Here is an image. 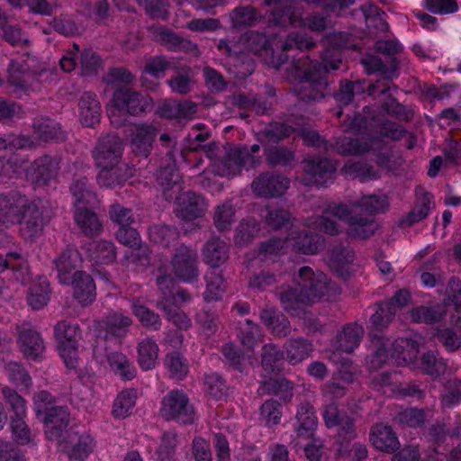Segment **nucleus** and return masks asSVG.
Returning a JSON list of instances; mask_svg holds the SVG:
<instances>
[{
  "label": "nucleus",
  "mask_w": 461,
  "mask_h": 461,
  "mask_svg": "<svg viewBox=\"0 0 461 461\" xmlns=\"http://www.w3.org/2000/svg\"><path fill=\"white\" fill-rule=\"evenodd\" d=\"M445 315V306L439 304L433 306H417L414 307L411 312L413 322L426 324L438 323L444 319Z\"/></svg>",
  "instance_id": "5fc2aeb1"
},
{
  "label": "nucleus",
  "mask_w": 461,
  "mask_h": 461,
  "mask_svg": "<svg viewBox=\"0 0 461 461\" xmlns=\"http://www.w3.org/2000/svg\"><path fill=\"white\" fill-rule=\"evenodd\" d=\"M132 312L141 326L149 330L157 331L161 328V320L158 313L143 304L133 303Z\"/></svg>",
  "instance_id": "0e129e2a"
},
{
  "label": "nucleus",
  "mask_w": 461,
  "mask_h": 461,
  "mask_svg": "<svg viewBox=\"0 0 461 461\" xmlns=\"http://www.w3.org/2000/svg\"><path fill=\"white\" fill-rule=\"evenodd\" d=\"M344 32L330 35L328 41L334 45L332 50H326L321 55V61L312 59L304 53L312 50L316 42L312 37L299 32H290L285 40L280 42L278 56L273 50L271 66L276 69L288 62L289 51L299 50L296 58L293 59L288 76L296 82V92L301 100L318 101L326 95L328 88V73L337 70L342 62L340 50L346 45Z\"/></svg>",
  "instance_id": "f257e3e1"
},
{
  "label": "nucleus",
  "mask_w": 461,
  "mask_h": 461,
  "mask_svg": "<svg viewBox=\"0 0 461 461\" xmlns=\"http://www.w3.org/2000/svg\"><path fill=\"white\" fill-rule=\"evenodd\" d=\"M50 284L46 278H40L37 282H33L27 294V303L33 310L43 308L50 301Z\"/></svg>",
  "instance_id": "603ef678"
},
{
  "label": "nucleus",
  "mask_w": 461,
  "mask_h": 461,
  "mask_svg": "<svg viewBox=\"0 0 461 461\" xmlns=\"http://www.w3.org/2000/svg\"><path fill=\"white\" fill-rule=\"evenodd\" d=\"M158 132V129L151 124L142 123L136 126L131 135V149L135 155L148 158Z\"/></svg>",
  "instance_id": "7c9ffc66"
},
{
  "label": "nucleus",
  "mask_w": 461,
  "mask_h": 461,
  "mask_svg": "<svg viewBox=\"0 0 461 461\" xmlns=\"http://www.w3.org/2000/svg\"><path fill=\"white\" fill-rule=\"evenodd\" d=\"M79 121L84 127L95 128L101 120V103L96 94L86 91L78 101Z\"/></svg>",
  "instance_id": "a878e982"
},
{
  "label": "nucleus",
  "mask_w": 461,
  "mask_h": 461,
  "mask_svg": "<svg viewBox=\"0 0 461 461\" xmlns=\"http://www.w3.org/2000/svg\"><path fill=\"white\" fill-rule=\"evenodd\" d=\"M18 344L27 359L39 361L45 349L41 335L32 328L23 326L19 331Z\"/></svg>",
  "instance_id": "bb28decb"
},
{
  "label": "nucleus",
  "mask_w": 461,
  "mask_h": 461,
  "mask_svg": "<svg viewBox=\"0 0 461 461\" xmlns=\"http://www.w3.org/2000/svg\"><path fill=\"white\" fill-rule=\"evenodd\" d=\"M83 258L93 265H110L116 258V247L108 240H94L81 246Z\"/></svg>",
  "instance_id": "4be33fe9"
},
{
  "label": "nucleus",
  "mask_w": 461,
  "mask_h": 461,
  "mask_svg": "<svg viewBox=\"0 0 461 461\" xmlns=\"http://www.w3.org/2000/svg\"><path fill=\"white\" fill-rule=\"evenodd\" d=\"M158 306L165 313L166 319L180 330H187L192 327V321L181 308L175 303L174 298L161 299Z\"/></svg>",
  "instance_id": "c03bdc74"
},
{
  "label": "nucleus",
  "mask_w": 461,
  "mask_h": 461,
  "mask_svg": "<svg viewBox=\"0 0 461 461\" xmlns=\"http://www.w3.org/2000/svg\"><path fill=\"white\" fill-rule=\"evenodd\" d=\"M168 157L167 163L162 164L157 174V180L159 185L163 188L164 194L167 192L173 191V193H178L182 190V185L180 183V176L176 167V161L172 158V152L167 153Z\"/></svg>",
  "instance_id": "e433bc0d"
},
{
  "label": "nucleus",
  "mask_w": 461,
  "mask_h": 461,
  "mask_svg": "<svg viewBox=\"0 0 461 461\" xmlns=\"http://www.w3.org/2000/svg\"><path fill=\"white\" fill-rule=\"evenodd\" d=\"M361 209L366 212L369 217L384 212L389 207V202L385 195L370 194L364 195L358 202Z\"/></svg>",
  "instance_id": "774afa93"
},
{
  "label": "nucleus",
  "mask_w": 461,
  "mask_h": 461,
  "mask_svg": "<svg viewBox=\"0 0 461 461\" xmlns=\"http://www.w3.org/2000/svg\"><path fill=\"white\" fill-rule=\"evenodd\" d=\"M362 64L367 75H377L385 79H391L399 68L396 57H388L385 60L378 56H370L363 59Z\"/></svg>",
  "instance_id": "4c0bfd02"
},
{
  "label": "nucleus",
  "mask_w": 461,
  "mask_h": 461,
  "mask_svg": "<svg viewBox=\"0 0 461 461\" xmlns=\"http://www.w3.org/2000/svg\"><path fill=\"white\" fill-rule=\"evenodd\" d=\"M285 348L286 359L292 365L306 359L312 351V344L303 337L290 339L286 341Z\"/></svg>",
  "instance_id": "8fccbe9b"
},
{
  "label": "nucleus",
  "mask_w": 461,
  "mask_h": 461,
  "mask_svg": "<svg viewBox=\"0 0 461 461\" xmlns=\"http://www.w3.org/2000/svg\"><path fill=\"white\" fill-rule=\"evenodd\" d=\"M282 416L283 404L274 398L266 400L259 408V420L268 429L278 425Z\"/></svg>",
  "instance_id": "6e6d98bb"
},
{
  "label": "nucleus",
  "mask_w": 461,
  "mask_h": 461,
  "mask_svg": "<svg viewBox=\"0 0 461 461\" xmlns=\"http://www.w3.org/2000/svg\"><path fill=\"white\" fill-rule=\"evenodd\" d=\"M175 208L176 215L185 221H191L202 217L205 205L202 195L193 191H188L176 198Z\"/></svg>",
  "instance_id": "b1692460"
},
{
  "label": "nucleus",
  "mask_w": 461,
  "mask_h": 461,
  "mask_svg": "<svg viewBox=\"0 0 461 461\" xmlns=\"http://www.w3.org/2000/svg\"><path fill=\"white\" fill-rule=\"evenodd\" d=\"M33 133L39 141L61 143L68 138L60 122L47 116L36 117L32 122Z\"/></svg>",
  "instance_id": "412c9836"
},
{
  "label": "nucleus",
  "mask_w": 461,
  "mask_h": 461,
  "mask_svg": "<svg viewBox=\"0 0 461 461\" xmlns=\"http://www.w3.org/2000/svg\"><path fill=\"white\" fill-rule=\"evenodd\" d=\"M298 279L280 293V301L286 312L299 318L306 313L307 308L312 303L337 290V285L326 275L322 272L315 274L307 266L300 268Z\"/></svg>",
  "instance_id": "f03ea898"
},
{
  "label": "nucleus",
  "mask_w": 461,
  "mask_h": 461,
  "mask_svg": "<svg viewBox=\"0 0 461 461\" xmlns=\"http://www.w3.org/2000/svg\"><path fill=\"white\" fill-rule=\"evenodd\" d=\"M84 258L81 249L78 250L73 246H67L53 263L58 273L57 277L61 285H68L77 267L81 266Z\"/></svg>",
  "instance_id": "aec40b11"
},
{
  "label": "nucleus",
  "mask_w": 461,
  "mask_h": 461,
  "mask_svg": "<svg viewBox=\"0 0 461 461\" xmlns=\"http://www.w3.org/2000/svg\"><path fill=\"white\" fill-rule=\"evenodd\" d=\"M132 320L122 312H114L99 322L97 343L100 340L121 344L130 330Z\"/></svg>",
  "instance_id": "f8f14e48"
},
{
  "label": "nucleus",
  "mask_w": 461,
  "mask_h": 461,
  "mask_svg": "<svg viewBox=\"0 0 461 461\" xmlns=\"http://www.w3.org/2000/svg\"><path fill=\"white\" fill-rule=\"evenodd\" d=\"M0 222L21 224L23 235L33 239L42 230L44 221L38 205L17 190L0 194Z\"/></svg>",
  "instance_id": "7ed1b4c3"
},
{
  "label": "nucleus",
  "mask_w": 461,
  "mask_h": 461,
  "mask_svg": "<svg viewBox=\"0 0 461 461\" xmlns=\"http://www.w3.org/2000/svg\"><path fill=\"white\" fill-rule=\"evenodd\" d=\"M74 299L83 307L91 305L96 299V285L91 275L76 271L70 284Z\"/></svg>",
  "instance_id": "5701e85b"
},
{
  "label": "nucleus",
  "mask_w": 461,
  "mask_h": 461,
  "mask_svg": "<svg viewBox=\"0 0 461 461\" xmlns=\"http://www.w3.org/2000/svg\"><path fill=\"white\" fill-rule=\"evenodd\" d=\"M338 448V455L348 461H365L368 457V449L366 445L355 442L350 445L352 440L340 439Z\"/></svg>",
  "instance_id": "bf43d9fd"
},
{
  "label": "nucleus",
  "mask_w": 461,
  "mask_h": 461,
  "mask_svg": "<svg viewBox=\"0 0 461 461\" xmlns=\"http://www.w3.org/2000/svg\"><path fill=\"white\" fill-rule=\"evenodd\" d=\"M373 217L364 216L361 213H354L348 219L347 235L352 240H367L375 232Z\"/></svg>",
  "instance_id": "37998d69"
},
{
  "label": "nucleus",
  "mask_w": 461,
  "mask_h": 461,
  "mask_svg": "<svg viewBox=\"0 0 461 461\" xmlns=\"http://www.w3.org/2000/svg\"><path fill=\"white\" fill-rule=\"evenodd\" d=\"M57 441L69 461H86L95 446L92 436L77 426H71Z\"/></svg>",
  "instance_id": "9d476101"
},
{
  "label": "nucleus",
  "mask_w": 461,
  "mask_h": 461,
  "mask_svg": "<svg viewBox=\"0 0 461 461\" xmlns=\"http://www.w3.org/2000/svg\"><path fill=\"white\" fill-rule=\"evenodd\" d=\"M204 392L214 401H223L228 395L229 387L226 380L218 373H211L203 378Z\"/></svg>",
  "instance_id": "4d7b16f0"
},
{
  "label": "nucleus",
  "mask_w": 461,
  "mask_h": 461,
  "mask_svg": "<svg viewBox=\"0 0 461 461\" xmlns=\"http://www.w3.org/2000/svg\"><path fill=\"white\" fill-rule=\"evenodd\" d=\"M355 259V252L350 247L335 246L329 254V267L339 277L349 276V268Z\"/></svg>",
  "instance_id": "c9c22d12"
},
{
  "label": "nucleus",
  "mask_w": 461,
  "mask_h": 461,
  "mask_svg": "<svg viewBox=\"0 0 461 461\" xmlns=\"http://www.w3.org/2000/svg\"><path fill=\"white\" fill-rule=\"evenodd\" d=\"M115 236L116 240L120 243L135 249L131 254L134 261L140 263L141 266L149 264V256L146 250H143L140 248V236L137 229L132 227V224L119 227Z\"/></svg>",
  "instance_id": "473e14b6"
},
{
  "label": "nucleus",
  "mask_w": 461,
  "mask_h": 461,
  "mask_svg": "<svg viewBox=\"0 0 461 461\" xmlns=\"http://www.w3.org/2000/svg\"><path fill=\"white\" fill-rule=\"evenodd\" d=\"M260 230L259 224L255 219H243L238 227L235 242L239 246L250 243Z\"/></svg>",
  "instance_id": "338daca9"
},
{
  "label": "nucleus",
  "mask_w": 461,
  "mask_h": 461,
  "mask_svg": "<svg viewBox=\"0 0 461 461\" xmlns=\"http://www.w3.org/2000/svg\"><path fill=\"white\" fill-rule=\"evenodd\" d=\"M267 20L268 26L275 28H285L289 25L296 27L303 23L301 14L292 5H284L282 0L274 4L267 13Z\"/></svg>",
  "instance_id": "393cba45"
},
{
  "label": "nucleus",
  "mask_w": 461,
  "mask_h": 461,
  "mask_svg": "<svg viewBox=\"0 0 461 461\" xmlns=\"http://www.w3.org/2000/svg\"><path fill=\"white\" fill-rule=\"evenodd\" d=\"M221 351L226 360V364L228 365L229 368L241 374L245 371V357L238 346L231 342L226 343L222 346Z\"/></svg>",
  "instance_id": "e2e57ef3"
},
{
  "label": "nucleus",
  "mask_w": 461,
  "mask_h": 461,
  "mask_svg": "<svg viewBox=\"0 0 461 461\" xmlns=\"http://www.w3.org/2000/svg\"><path fill=\"white\" fill-rule=\"evenodd\" d=\"M336 170L335 164L328 158L312 156L303 159V171L309 184L326 187L333 183Z\"/></svg>",
  "instance_id": "4468645a"
},
{
  "label": "nucleus",
  "mask_w": 461,
  "mask_h": 461,
  "mask_svg": "<svg viewBox=\"0 0 461 461\" xmlns=\"http://www.w3.org/2000/svg\"><path fill=\"white\" fill-rule=\"evenodd\" d=\"M54 337L57 348L65 366L75 370L77 376L82 381L84 372L77 369L78 340L81 339V329L77 323L60 321L54 326Z\"/></svg>",
  "instance_id": "0eeeda50"
},
{
  "label": "nucleus",
  "mask_w": 461,
  "mask_h": 461,
  "mask_svg": "<svg viewBox=\"0 0 461 461\" xmlns=\"http://www.w3.org/2000/svg\"><path fill=\"white\" fill-rule=\"evenodd\" d=\"M69 190L75 200V208L91 204L95 200V194L86 176L74 178Z\"/></svg>",
  "instance_id": "3c124183"
},
{
  "label": "nucleus",
  "mask_w": 461,
  "mask_h": 461,
  "mask_svg": "<svg viewBox=\"0 0 461 461\" xmlns=\"http://www.w3.org/2000/svg\"><path fill=\"white\" fill-rule=\"evenodd\" d=\"M438 355V352L434 350H429L422 355L420 366L425 374L438 377L445 373L447 363Z\"/></svg>",
  "instance_id": "680f3d73"
},
{
  "label": "nucleus",
  "mask_w": 461,
  "mask_h": 461,
  "mask_svg": "<svg viewBox=\"0 0 461 461\" xmlns=\"http://www.w3.org/2000/svg\"><path fill=\"white\" fill-rule=\"evenodd\" d=\"M318 425L314 407L309 402H302L296 412L295 431L298 438L312 440Z\"/></svg>",
  "instance_id": "c756f323"
},
{
  "label": "nucleus",
  "mask_w": 461,
  "mask_h": 461,
  "mask_svg": "<svg viewBox=\"0 0 461 461\" xmlns=\"http://www.w3.org/2000/svg\"><path fill=\"white\" fill-rule=\"evenodd\" d=\"M420 352L419 343L412 339L398 338L388 348L381 343L372 353L369 360L371 369H378L389 361L397 366H408L414 363Z\"/></svg>",
  "instance_id": "423d86ee"
},
{
  "label": "nucleus",
  "mask_w": 461,
  "mask_h": 461,
  "mask_svg": "<svg viewBox=\"0 0 461 461\" xmlns=\"http://www.w3.org/2000/svg\"><path fill=\"white\" fill-rule=\"evenodd\" d=\"M59 169L58 158L45 154L36 158L26 169V177L35 186H46L54 180Z\"/></svg>",
  "instance_id": "2eb2a0df"
},
{
  "label": "nucleus",
  "mask_w": 461,
  "mask_h": 461,
  "mask_svg": "<svg viewBox=\"0 0 461 461\" xmlns=\"http://www.w3.org/2000/svg\"><path fill=\"white\" fill-rule=\"evenodd\" d=\"M364 330L357 323L346 324L336 338L337 349L345 352H353L360 344Z\"/></svg>",
  "instance_id": "79ce46f5"
},
{
  "label": "nucleus",
  "mask_w": 461,
  "mask_h": 461,
  "mask_svg": "<svg viewBox=\"0 0 461 461\" xmlns=\"http://www.w3.org/2000/svg\"><path fill=\"white\" fill-rule=\"evenodd\" d=\"M150 32L154 41L168 51L191 54L198 50L196 43L179 36L165 25H156Z\"/></svg>",
  "instance_id": "a211bd4d"
},
{
  "label": "nucleus",
  "mask_w": 461,
  "mask_h": 461,
  "mask_svg": "<svg viewBox=\"0 0 461 461\" xmlns=\"http://www.w3.org/2000/svg\"><path fill=\"white\" fill-rule=\"evenodd\" d=\"M248 168L242 150L237 145L230 147L226 155L215 164V171L221 176H232L240 174L243 167Z\"/></svg>",
  "instance_id": "72a5a7b5"
},
{
  "label": "nucleus",
  "mask_w": 461,
  "mask_h": 461,
  "mask_svg": "<svg viewBox=\"0 0 461 461\" xmlns=\"http://www.w3.org/2000/svg\"><path fill=\"white\" fill-rule=\"evenodd\" d=\"M34 411L41 419L49 440L60 439L69 429L70 411L66 405H55L54 397L48 391H40L34 396Z\"/></svg>",
  "instance_id": "39448f33"
},
{
  "label": "nucleus",
  "mask_w": 461,
  "mask_h": 461,
  "mask_svg": "<svg viewBox=\"0 0 461 461\" xmlns=\"http://www.w3.org/2000/svg\"><path fill=\"white\" fill-rule=\"evenodd\" d=\"M285 351L275 344H266L262 349V367L269 374H277L284 368Z\"/></svg>",
  "instance_id": "de8ad7c7"
},
{
  "label": "nucleus",
  "mask_w": 461,
  "mask_h": 461,
  "mask_svg": "<svg viewBox=\"0 0 461 461\" xmlns=\"http://www.w3.org/2000/svg\"><path fill=\"white\" fill-rule=\"evenodd\" d=\"M386 143L379 136H369L365 139H345L339 146L338 151L343 156L364 155L373 152L376 165L383 169H389L392 161V151H384Z\"/></svg>",
  "instance_id": "6e6552de"
},
{
  "label": "nucleus",
  "mask_w": 461,
  "mask_h": 461,
  "mask_svg": "<svg viewBox=\"0 0 461 461\" xmlns=\"http://www.w3.org/2000/svg\"><path fill=\"white\" fill-rule=\"evenodd\" d=\"M172 266L176 276L183 282L192 283L198 276L196 258L186 248L177 249Z\"/></svg>",
  "instance_id": "c85d7f7f"
},
{
  "label": "nucleus",
  "mask_w": 461,
  "mask_h": 461,
  "mask_svg": "<svg viewBox=\"0 0 461 461\" xmlns=\"http://www.w3.org/2000/svg\"><path fill=\"white\" fill-rule=\"evenodd\" d=\"M98 167L100 171L96 180L101 187L113 188L116 185H122L131 176V169L127 165Z\"/></svg>",
  "instance_id": "58836bf2"
},
{
  "label": "nucleus",
  "mask_w": 461,
  "mask_h": 461,
  "mask_svg": "<svg viewBox=\"0 0 461 461\" xmlns=\"http://www.w3.org/2000/svg\"><path fill=\"white\" fill-rule=\"evenodd\" d=\"M158 345L152 338H145L137 347V361L142 371H149L156 367L158 357Z\"/></svg>",
  "instance_id": "a18cd8bd"
},
{
  "label": "nucleus",
  "mask_w": 461,
  "mask_h": 461,
  "mask_svg": "<svg viewBox=\"0 0 461 461\" xmlns=\"http://www.w3.org/2000/svg\"><path fill=\"white\" fill-rule=\"evenodd\" d=\"M160 414L167 421H176L183 425L193 424L195 411L188 395L180 389L167 393L161 400Z\"/></svg>",
  "instance_id": "1a4fd4ad"
},
{
  "label": "nucleus",
  "mask_w": 461,
  "mask_h": 461,
  "mask_svg": "<svg viewBox=\"0 0 461 461\" xmlns=\"http://www.w3.org/2000/svg\"><path fill=\"white\" fill-rule=\"evenodd\" d=\"M260 318L262 322L276 337H286L291 332L290 321L285 315L277 310L264 309L261 311Z\"/></svg>",
  "instance_id": "a19ab883"
},
{
  "label": "nucleus",
  "mask_w": 461,
  "mask_h": 461,
  "mask_svg": "<svg viewBox=\"0 0 461 461\" xmlns=\"http://www.w3.org/2000/svg\"><path fill=\"white\" fill-rule=\"evenodd\" d=\"M74 221L81 233L88 238L99 236L103 231V222L93 210L77 206L74 211Z\"/></svg>",
  "instance_id": "2f4dec72"
},
{
  "label": "nucleus",
  "mask_w": 461,
  "mask_h": 461,
  "mask_svg": "<svg viewBox=\"0 0 461 461\" xmlns=\"http://www.w3.org/2000/svg\"><path fill=\"white\" fill-rule=\"evenodd\" d=\"M123 142L118 135L107 134L101 139L95 150L97 167L125 165L122 163Z\"/></svg>",
  "instance_id": "f3484780"
},
{
  "label": "nucleus",
  "mask_w": 461,
  "mask_h": 461,
  "mask_svg": "<svg viewBox=\"0 0 461 461\" xmlns=\"http://www.w3.org/2000/svg\"><path fill=\"white\" fill-rule=\"evenodd\" d=\"M107 363L111 371L115 376L123 382L133 380L138 374L134 362L125 354L119 351L110 352L107 357Z\"/></svg>",
  "instance_id": "f704fd0d"
},
{
  "label": "nucleus",
  "mask_w": 461,
  "mask_h": 461,
  "mask_svg": "<svg viewBox=\"0 0 461 461\" xmlns=\"http://www.w3.org/2000/svg\"><path fill=\"white\" fill-rule=\"evenodd\" d=\"M288 246L296 253L314 255L325 247V239L308 230H292L288 235Z\"/></svg>",
  "instance_id": "6ab92c4d"
},
{
  "label": "nucleus",
  "mask_w": 461,
  "mask_h": 461,
  "mask_svg": "<svg viewBox=\"0 0 461 461\" xmlns=\"http://www.w3.org/2000/svg\"><path fill=\"white\" fill-rule=\"evenodd\" d=\"M322 418L329 429H336L338 440H353L357 438L355 419L347 411L339 409L335 403L326 405L322 411Z\"/></svg>",
  "instance_id": "ddd939ff"
},
{
  "label": "nucleus",
  "mask_w": 461,
  "mask_h": 461,
  "mask_svg": "<svg viewBox=\"0 0 461 461\" xmlns=\"http://www.w3.org/2000/svg\"><path fill=\"white\" fill-rule=\"evenodd\" d=\"M237 336L244 348L253 349L261 337L260 328L251 320L247 319L245 322L240 323Z\"/></svg>",
  "instance_id": "052dcab7"
},
{
  "label": "nucleus",
  "mask_w": 461,
  "mask_h": 461,
  "mask_svg": "<svg viewBox=\"0 0 461 461\" xmlns=\"http://www.w3.org/2000/svg\"><path fill=\"white\" fill-rule=\"evenodd\" d=\"M204 262L212 268L223 264L229 257V248L225 241L212 237L206 241L203 249Z\"/></svg>",
  "instance_id": "ea45409f"
},
{
  "label": "nucleus",
  "mask_w": 461,
  "mask_h": 461,
  "mask_svg": "<svg viewBox=\"0 0 461 461\" xmlns=\"http://www.w3.org/2000/svg\"><path fill=\"white\" fill-rule=\"evenodd\" d=\"M369 440L379 451L393 454L400 449V441L391 426L375 424L370 429Z\"/></svg>",
  "instance_id": "cd10ccee"
},
{
  "label": "nucleus",
  "mask_w": 461,
  "mask_h": 461,
  "mask_svg": "<svg viewBox=\"0 0 461 461\" xmlns=\"http://www.w3.org/2000/svg\"><path fill=\"white\" fill-rule=\"evenodd\" d=\"M230 18L232 27L241 30L255 25L261 19V14L250 5H240L230 12Z\"/></svg>",
  "instance_id": "09e8293b"
},
{
  "label": "nucleus",
  "mask_w": 461,
  "mask_h": 461,
  "mask_svg": "<svg viewBox=\"0 0 461 461\" xmlns=\"http://www.w3.org/2000/svg\"><path fill=\"white\" fill-rule=\"evenodd\" d=\"M165 365L172 378L183 380L188 374L189 366L186 359L179 352L168 353Z\"/></svg>",
  "instance_id": "69168bd1"
},
{
  "label": "nucleus",
  "mask_w": 461,
  "mask_h": 461,
  "mask_svg": "<svg viewBox=\"0 0 461 461\" xmlns=\"http://www.w3.org/2000/svg\"><path fill=\"white\" fill-rule=\"evenodd\" d=\"M251 186L258 197L276 198L287 191L290 180L283 174L264 172L253 180Z\"/></svg>",
  "instance_id": "dca6fc26"
},
{
  "label": "nucleus",
  "mask_w": 461,
  "mask_h": 461,
  "mask_svg": "<svg viewBox=\"0 0 461 461\" xmlns=\"http://www.w3.org/2000/svg\"><path fill=\"white\" fill-rule=\"evenodd\" d=\"M261 389L265 394L277 396L284 402L294 396V384L285 377H270L262 381Z\"/></svg>",
  "instance_id": "49530a36"
},
{
  "label": "nucleus",
  "mask_w": 461,
  "mask_h": 461,
  "mask_svg": "<svg viewBox=\"0 0 461 461\" xmlns=\"http://www.w3.org/2000/svg\"><path fill=\"white\" fill-rule=\"evenodd\" d=\"M113 104L119 111L126 112L132 116L141 115L152 108V99L129 87H118L113 92Z\"/></svg>",
  "instance_id": "9b49d317"
},
{
  "label": "nucleus",
  "mask_w": 461,
  "mask_h": 461,
  "mask_svg": "<svg viewBox=\"0 0 461 461\" xmlns=\"http://www.w3.org/2000/svg\"><path fill=\"white\" fill-rule=\"evenodd\" d=\"M204 279L206 289L203 293V300L207 303L221 300L226 289V282L222 276L212 271L205 275Z\"/></svg>",
  "instance_id": "13d9d810"
},
{
  "label": "nucleus",
  "mask_w": 461,
  "mask_h": 461,
  "mask_svg": "<svg viewBox=\"0 0 461 461\" xmlns=\"http://www.w3.org/2000/svg\"><path fill=\"white\" fill-rule=\"evenodd\" d=\"M137 400V392L133 388L122 390L115 398L112 414L116 419H125L133 411Z\"/></svg>",
  "instance_id": "864d4df0"
},
{
  "label": "nucleus",
  "mask_w": 461,
  "mask_h": 461,
  "mask_svg": "<svg viewBox=\"0 0 461 461\" xmlns=\"http://www.w3.org/2000/svg\"><path fill=\"white\" fill-rule=\"evenodd\" d=\"M301 121H303V119L302 118ZM303 124V122L297 123L295 126L290 125L288 122H274L257 133V140L264 146L265 159L269 166L285 167L292 163L294 158L292 150L285 146H267V144H278L298 131Z\"/></svg>",
  "instance_id": "20e7f679"
}]
</instances>
